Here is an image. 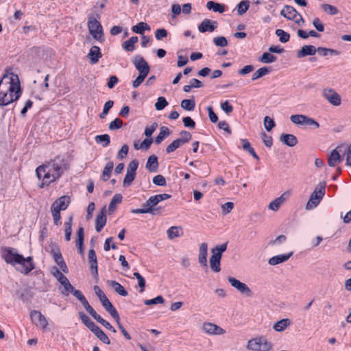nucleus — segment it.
Wrapping results in <instances>:
<instances>
[{"label": "nucleus", "instance_id": "1", "mask_svg": "<svg viewBox=\"0 0 351 351\" xmlns=\"http://www.w3.org/2000/svg\"><path fill=\"white\" fill-rule=\"evenodd\" d=\"M68 168V164L60 156L38 166L36 169V173L38 180L41 181L40 188L48 186L59 179Z\"/></svg>", "mask_w": 351, "mask_h": 351}, {"label": "nucleus", "instance_id": "2", "mask_svg": "<svg viewBox=\"0 0 351 351\" xmlns=\"http://www.w3.org/2000/svg\"><path fill=\"white\" fill-rule=\"evenodd\" d=\"M21 93L18 75L5 71L0 80V106H5L17 101Z\"/></svg>", "mask_w": 351, "mask_h": 351}, {"label": "nucleus", "instance_id": "3", "mask_svg": "<svg viewBox=\"0 0 351 351\" xmlns=\"http://www.w3.org/2000/svg\"><path fill=\"white\" fill-rule=\"evenodd\" d=\"M1 257L8 264L13 266L19 272L28 274L34 268L35 264L32 256L25 258L18 253L16 249L5 247L1 250Z\"/></svg>", "mask_w": 351, "mask_h": 351}, {"label": "nucleus", "instance_id": "4", "mask_svg": "<svg viewBox=\"0 0 351 351\" xmlns=\"http://www.w3.org/2000/svg\"><path fill=\"white\" fill-rule=\"evenodd\" d=\"M246 348L250 351H270L272 343L266 337L260 335L250 339L247 341Z\"/></svg>", "mask_w": 351, "mask_h": 351}, {"label": "nucleus", "instance_id": "5", "mask_svg": "<svg viewBox=\"0 0 351 351\" xmlns=\"http://www.w3.org/2000/svg\"><path fill=\"white\" fill-rule=\"evenodd\" d=\"M70 203V198L64 195L56 199L51 205V211L55 225L58 226L60 223V211L67 208Z\"/></svg>", "mask_w": 351, "mask_h": 351}, {"label": "nucleus", "instance_id": "6", "mask_svg": "<svg viewBox=\"0 0 351 351\" xmlns=\"http://www.w3.org/2000/svg\"><path fill=\"white\" fill-rule=\"evenodd\" d=\"M99 15L95 17L93 14H89L88 18V28L91 36L97 40H101L104 32L101 23L98 21Z\"/></svg>", "mask_w": 351, "mask_h": 351}, {"label": "nucleus", "instance_id": "7", "mask_svg": "<svg viewBox=\"0 0 351 351\" xmlns=\"http://www.w3.org/2000/svg\"><path fill=\"white\" fill-rule=\"evenodd\" d=\"M325 183H320L311 195L310 199L306 204L305 208L308 210L317 207L325 195Z\"/></svg>", "mask_w": 351, "mask_h": 351}, {"label": "nucleus", "instance_id": "8", "mask_svg": "<svg viewBox=\"0 0 351 351\" xmlns=\"http://www.w3.org/2000/svg\"><path fill=\"white\" fill-rule=\"evenodd\" d=\"M280 14L287 19L294 21L299 26H303L304 24L302 16L291 5H285L281 10Z\"/></svg>", "mask_w": 351, "mask_h": 351}, {"label": "nucleus", "instance_id": "9", "mask_svg": "<svg viewBox=\"0 0 351 351\" xmlns=\"http://www.w3.org/2000/svg\"><path fill=\"white\" fill-rule=\"evenodd\" d=\"M322 95L330 104L335 106H339L341 104L340 95L331 88H324Z\"/></svg>", "mask_w": 351, "mask_h": 351}, {"label": "nucleus", "instance_id": "10", "mask_svg": "<svg viewBox=\"0 0 351 351\" xmlns=\"http://www.w3.org/2000/svg\"><path fill=\"white\" fill-rule=\"evenodd\" d=\"M228 280L232 287L236 289L240 293L246 295L247 297H251L252 292L248 286L236 279L234 277H228Z\"/></svg>", "mask_w": 351, "mask_h": 351}, {"label": "nucleus", "instance_id": "11", "mask_svg": "<svg viewBox=\"0 0 351 351\" xmlns=\"http://www.w3.org/2000/svg\"><path fill=\"white\" fill-rule=\"evenodd\" d=\"M132 63L139 73L148 75L150 67L143 57L136 56L132 60Z\"/></svg>", "mask_w": 351, "mask_h": 351}, {"label": "nucleus", "instance_id": "12", "mask_svg": "<svg viewBox=\"0 0 351 351\" xmlns=\"http://www.w3.org/2000/svg\"><path fill=\"white\" fill-rule=\"evenodd\" d=\"M30 317L32 322L38 327L45 330L48 326L47 318L41 313L40 311L33 310L30 313Z\"/></svg>", "mask_w": 351, "mask_h": 351}, {"label": "nucleus", "instance_id": "13", "mask_svg": "<svg viewBox=\"0 0 351 351\" xmlns=\"http://www.w3.org/2000/svg\"><path fill=\"white\" fill-rule=\"evenodd\" d=\"M202 328L205 333L210 335H221L226 333L224 329L211 322L203 323Z\"/></svg>", "mask_w": 351, "mask_h": 351}, {"label": "nucleus", "instance_id": "14", "mask_svg": "<svg viewBox=\"0 0 351 351\" xmlns=\"http://www.w3.org/2000/svg\"><path fill=\"white\" fill-rule=\"evenodd\" d=\"M51 254H52L56 263L59 266L60 270L62 272L67 274L69 272V269L66 263L62 258L60 250L58 247L51 248Z\"/></svg>", "mask_w": 351, "mask_h": 351}, {"label": "nucleus", "instance_id": "15", "mask_svg": "<svg viewBox=\"0 0 351 351\" xmlns=\"http://www.w3.org/2000/svg\"><path fill=\"white\" fill-rule=\"evenodd\" d=\"M291 195L289 191H285L280 197L276 198L274 200L271 202L268 205V208L273 211H277L280 206L289 199Z\"/></svg>", "mask_w": 351, "mask_h": 351}, {"label": "nucleus", "instance_id": "16", "mask_svg": "<svg viewBox=\"0 0 351 351\" xmlns=\"http://www.w3.org/2000/svg\"><path fill=\"white\" fill-rule=\"evenodd\" d=\"M159 202H160L156 195L151 196L144 204V207L150 208L151 212H149V213L153 215H158L161 213L162 210L161 207L155 208V206H156Z\"/></svg>", "mask_w": 351, "mask_h": 351}, {"label": "nucleus", "instance_id": "17", "mask_svg": "<svg viewBox=\"0 0 351 351\" xmlns=\"http://www.w3.org/2000/svg\"><path fill=\"white\" fill-rule=\"evenodd\" d=\"M75 297L82 303L86 311L94 318L97 315V312L89 304L88 300L82 293L81 291H75Z\"/></svg>", "mask_w": 351, "mask_h": 351}, {"label": "nucleus", "instance_id": "18", "mask_svg": "<svg viewBox=\"0 0 351 351\" xmlns=\"http://www.w3.org/2000/svg\"><path fill=\"white\" fill-rule=\"evenodd\" d=\"M208 244L205 242L199 245L198 251V261L202 267H207Z\"/></svg>", "mask_w": 351, "mask_h": 351}, {"label": "nucleus", "instance_id": "19", "mask_svg": "<svg viewBox=\"0 0 351 351\" xmlns=\"http://www.w3.org/2000/svg\"><path fill=\"white\" fill-rule=\"evenodd\" d=\"M217 22L210 19H204L198 26V30L204 33L206 32H212L217 28Z\"/></svg>", "mask_w": 351, "mask_h": 351}, {"label": "nucleus", "instance_id": "20", "mask_svg": "<svg viewBox=\"0 0 351 351\" xmlns=\"http://www.w3.org/2000/svg\"><path fill=\"white\" fill-rule=\"evenodd\" d=\"M88 261L90 265L91 274L97 277L98 276L97 260L96 253L93 249L88 251Z\"/></svg>", "mask_w": 351, "mask_h": 351}, {"label": "nucleus", "instance_id": "21", "mask_svg": "<svg viewBox=\"0 0 351 351\" xmlns=\"http://www.w3.org/2000/svg\"><path fill=\"white\" fill-rule=\"evenodd\" d=\"M103 307L106 309L107 312H108L110 315L114 319H117L118 316H119L117 311L113 306L110 301L108 300L107 297L104 298L100 300Z\"/></svg>", "mask_w": 351, "mask_h": 351}, {"label": "nucleus", "instance_id": "22", "mask_svg": "<svg viewBox=\"0 0 351 351\" xmlns=\"http://www.w3.org/2000/svg\"><path fill=\"white\" fill-rule=\"evenodd\" d=\"M293 254V252L288 254H279L270 258L268 261V263L270 265H276L280 263H282L288 261Z\"/></svg>", "mask_w": 351, "mask_h": 351}, {"label": "nucleus", "instance_id": "23", "mask_svg": "<svg viewBox=\"0 0 351 351\" xmlns=\"http://www.w3.org/2000/svg\"><path fill=\"white\" fill-rule=\"evenodd\" d=\"M280 140L285 145L289 147H294L298 144V138L293 134H282Z\"/></svg>", "mask_w": 351, "mask_h": 351}, {"label": "nucleus", "instance_id": "24", "mask_svg": "<svg viewBox=\"0 0 351 351\" xmlns=\"http://www.w3.org/2000/svg\"><path fill=\"white\" fill-rule=\"evenodd\" d=\"M333 149L328 158V165L330 167H335L337 164L340 163L341 161V157L339 152L337 151V149Z\"/></svg>", "mask_w": 351, "mask_h": 351}, {"label": "nucleus", "instance_id": "25", "mask_svg": "<svg viewBox=\"0 0 351 351\" xmlns=\"http://www.w3.org/2000/svg\"><path fill=\"white\" fill-rule=\"evenodd\" d=\"M317 52V49L313 45H304L298 51V58H303L306 56L314 55Z\"/></svg>", "mask_w": 351, "mask_h": 351}, {"label": "nucleus", "instance_id": "26", "mask_svg": "<svg viewBox=\"0 0 351 351\" xmlns=\"http://www.w3.org/2000/svg\"><path fill=\"white\" fill-rule=\"evenodd\" d=\"M77 239L75 241L76 247L78 248L79 252L80 254H84V232L83 227H80L77 230Z\"/></svg>", "mask_w": 351, "mask_h": 351}, {"label": "nucleus", "instance_id": "27", "mask_svg": "<svg viewBox=\"0 0 351 351\" xmlns=\"http://www.w3.org/2000/svg\"><path fill=\"white\" fill-rule=\"evenodd\" d=\"M291 322L289 319H288V318L282 319L274 324L273 328L276 332H282L287 327H289L291 325Z\"/></svg>", "mask_w": 351, "mask_h": 351}, {"label": "nucleus", "instance_id": "28", "mask_svg": "<svg viewBox=\"0 0 351 351\" xmlns=\"http://www.w3.org/2000/svg\"><path fill=\"white\" fill-rule=\"evenodd\" d=\"M88 57L90 59L93 64L97 63L99 58L101 57V53L99 47L97 46H93L90 49Z\"/></svg>", "mask_w": 351, "mask_h": 351}, {"label": "nucleus", "instance_id": "29", "mask_svg": "<svg viewBox=\"0 0 351 351\" xmlns=\"http://www.w3.org/2000/svg\"><path fill=\"white\" fill-rule=\"evenodd\" d=\"M158 167V158L155 155L150 156L146 163V168L151 172H156Z\"/></svg>", "mask_w": 351, "mask_h": 351}, {"label": "nucleus", "instance_id": "30", "mask_svg": "<svg viewBox=\"0 0 351 351\" xmlns=\"http://www.w3.org/2000/svg\"><path fill=\"white\" fill-rule=\"evenodd\" d=\"M221 259V257L215 256L213 254H212L210 258V261H209L210 267L211 269L215 273H218L221 271V267H220Z\"/></svg>", "mask_w": 351, "mask_h": 351}, {"label": "nucleus", "instance_id": "31", "mask_svg": "<svg viewBox=\"0 0 351 351\" xmlns=\"http://www.w3.org/2000/svg\"><path fill=\"white\" fill-rule=\"evenodd\" d=\"M138 40L137 36H132L123 43L122 47L127 51H132L135 49V44Z\"/></svg>", "mask_w": 351, "mask_h": 351}, {"label": "nucleus", "instance_id": "32", "mask_svg": "<svg viewBox=\"0 0 351 351\" xmlns=\"http://www.w3.org/2000/svg\"><path fill=\"white\" fill-rule=\"evenodd\" d=\"M106 223V216L105 212L101 211L96 218L95 229L97 232H99Z\"/></svg>", "mask_w": 351, "mask_h": 351}, {"label": "nucleus", "instance_id": "33", "mask_svg": "<svg viewBox=\"0 0 351 351\" xmlns=\"http://www.w3.org/2000/svg\"><path fill=\"white\" fill-rule=\"evenodd\" d=\"M167 234L169 239H174L175 238L180 237L183 232L181 227L172 226L167 230Z\"/></svg>", "mask_w": 351, "mask_h": 351}, {"label": "nucleus", "instance_id": "34", "mask_svg": "<svg viewBox=\"0 0 351 351\" xmlns=\"http://www.w3.org/2000/svg\"><path fill=\"white\" fill-rule=\"evenodd\" d=\"M100 341L106 344H110V341L108 336L105 334V332L97 326L96 328H94L92 331Z\"/></svg>", "mask_w": 351, "mask_h": 351}, {"label": "nucleus", "instance_id": "35", "mask_svg": "<svg viewBox=\"0 0 351 351\" xmlns=\"http://www.w3.org/2000/svg\"><path fill=\"white\" fill-rule=\"evenodd\" d=\"M108 285L112 287L114 291L119 293L121 296H127L128 295V291L125 289V288L119 282L110 280L108 281Z\"/></svg>", "mask_w": 351, "mask_h": 351}, {"label": "nucleus", "instance_id": "36", "mask_svg": "<svg viewBox=\"0 0 351 351\" xmlns=\"http://www.w3.org/2000/svg\"><path fill=\"white\" fill-rule=\"evenodd\" d=\"M241 143L242 144V147L244 150L247 151L249 154H250L254 158L258 160L259 158L258 155L256 154L254 148L251 146V144L248 141V140L243 138L241 140Z\"/></svg>", "mask_w": 351, "mask_h": 351}, {"label": "nucleus", "instance_id": "37", "mask_svg": "<svg viewBox=\"0 0 351 351\" xmlns=\"http://www.w3.org/2000/svg\"><path fill=\"white\" fill-rule=\"evenodd\" d=\"M170 134V130L167 127L162 126L160 128V133L155 138V143L160 144L164 138L168 136Z\"/></svg>", "mask_w": 351, "mask_h": 351}, {"label": "nucleus", "instance_id": "38", "mask_svg": "<svg viewBox=\"0 0 351 351\" xmlns=\"http://www.w3.org/2000/svg\"><path fill=\"white\" fill-rule=\"evenodd\" d=\"M79 315L82 323L91 331H93V330L97 327V325L93 322H92L90 318L84 313L80 312Z\"/></svg>", "mask_w": 351, "mask_h": 351}, {"label": "nucleus", "instance_id": "39", "mask_svg": "<svg viewBox=\"0 0 351 351\" xmlns=\"http://www.w3.org/2000/svg\"><path fill=\"white\" fill-rule=\"evenodd\" d=\"M317 52L319 53V55L322 56H338L340 54V52L337 50L328 49L326 47H318L317 48Z\"/></svg>", "mask_w": 351, "mask_h": 351}, {"label": "nucleus", "instance_id": "40", "mask_svg": "<svg viewBox=\"0 0 351 351\" xmlns=\"http://www.w3.org/2000/svg\"><path fill=\"white\" fill-rule=\"evenodd\" d=\"M122 199L123 197L121 194H115L110 202L108 207L109 212H114L116 209L117 205L121 202Z\"/></svg>", "mask_w": 351, "mask_h": 351}, {"label": "nucleus", "instance_id": "41", "mask_svg": "<svg viewBox=\"0 0 351 351\" xmlns=\"http://www.w3.org/2000/svg\"><path fill=\"white\" fill-rule=\"evenodd\" d=\"M206 8L208 10H213L214 12L219 13H223L225 10L223 5L212 1L207 2Z\"/></svg>", "mask_w": 351, "mask_h": 351}, {"label": "nucleus", "instance_id": "42", "mask_svg": "<svg viewBox=\"0 0 351 351\" xmlns=\"http://www.w3.org/2000/svg\"><path fill=\"white\" fill-rule=\"evenodd\" d=\"M321 8L326 14L332 16L335 15L339 12V10L337 7L328 3L321 4Z\"/></svg>", "mask_w": 351, "mask_h": 351}, {"label": "nucleus", "instance_id": "43", "mask_svg": "<svg viewBox=\"0 0 351 351\" xmlns=\"http://www.w3.org/2000/svg\"><path fill=\"white\" fill-rule=\"evenodd\" d=\"M113 167L114 163L112 162H108L106 165L101 176V178L104 181H107L110 178Z\"/></svg>", "mask_w": 351, "mask_h": 351}, {"label": "nucleus", "instance_id": "44", "mask_svg": "<svg viewBox=\"0 0 351 351\" xmlns=\"http://www.w3.org/2000/svg\"><path fill=\"white\" fill-rule=\"evenodd\" d=\"M227 246L228 243H224L220 245L215 246L211 250L212 254L221 258L222 253L226 250Z\"/></svg>", "mask_w": 351, "mask_h": 351}, {"label": "nucleus", "instance_id": "45", "mask_svg": "<svg viewBox=\"0 0 351 351\" xmlns=\"http://www.w3.org/2000/svg\"><path fill=\"white\" fill-rule=\"evenodd\" d=\"M65 240L69 241L72 234V217L64 223Z\"/></svg>", "mask_w": 351, "mask_h": 351}, {"label": "nucleus", "instance_id": "46", "mask_svg": "<svg viewBox=\"0 0 351 351\" xmlns=\"http://www.w3.org/2000/svg\"><path fill=\"white\" fill-rule=\"evenodd\" d=\"M149 26L143 22L138 23L137 25L132 27V31L136 34H143L145 30H149Z\"/></svg>", "mask_w": 351, "mask_h": 351}, {"label": "nucleus", "instance_id": "47", "mask_svg": "<svg viewBox=\"0 0 351 351\" xmlns=\"http://www.w3.org/2000/svg\"><path fill=\"white\" fill-rule=\"evenodd\" d=\"M276 57L274 55H271L269 53L265 52L263 53L261 57L259 58V61L263 63H272L276 60Z\"/></svg>", "mask_w": 351, "mask_h": 351}, {"label": "nucleus", "instance_id": "48", "mask_svg": "<svg viewBox=\"0 0 351 351\" xmlns=\"http://www.w3.org/2000/svg\"><path fill=\"white\" fill-rule=\"evenodd\" d=\"M195 102L193 99H184L181 101V107L189 111L194 110Z\"/></svg>", "mask_w": 351, "mask_h": 351}, {"label": "nucleus", "instance_id": "49", "mask_svg": "<svg viewBox=\"0 0 351 351\" xmlns=\"http://www.w3.org/2000/svg\"><path fill=\"white\" fill-rule=\"evenodd\" d=\"M95 141L97 143H102L104 147H107L110 143V136L108 134L97 135L95 136Z\"/></svg>", "mask_w": 351, "mask_h": 351}, {"label": "nucleus", "instance_id": "50", "mask_svg": "<svg viewBox=\"0 0 351 351\" xmlns=\"http://www.w3.org/2000/svg\"><path fill=\"white\" fill-rule=\"evenodd\" d=\"M276 34L279 37L281 43H287L290 38L289 34L283 29H278L276 30Z\"/></svg>", "mask_w": 351, "mask_h": 351}, {"label": "nucleus", "instance_id": "51", "mask_svg": "<svg viewBox=\"0 0 351 351\" xmlns=\"http://www.w3.org/2000/svg\"><path fill=\"white\" fill-rule=\"evenodd\" d=\"M269 72V69L266 67H262L258 69L253 75L252 80H256L260 77H263L264 75L268 74Z\"/></svg>", "mask_w": 351, "mask_h": 351}, {"label": "nucleus", "instance_id": "52", "mask_svg": "<svg viewBox=\"0 0 351 351\" xmlns=\"http://www.w3.org/2000/svg\"><path fill=\"white\" fill-rule=\"evenodd\" d=\"M305 117L303 114H293L291 116L290 119L294 124L304 125Z\"/></svg>", "mask_w": 351, "mask_h": 351}, {"label": "nucleus", "instance_id": "53", "mask_svg": "<svg viewBox=\"0 0 351 351\" xmlns=\"http://www.w3.org/2000/svg\"><path fill=\"white\" fill-rule=\"evenodd\" d=\"M134 276L138 280V285L140 287V292L143 293L145 290V278L138 273V272H134L133 274Z\"/></svg>", "mask_w": 351, "mask_h": 351}, {"label": "nucleus", "instance_id": "54", "mask_svg": "<svg viewBox=\"0 0 351 351\" xmlns=\"http://www.w3.org/2000/svg\"><path fill=\"white\" fill-rule=\"evenodd\" d=\"M165 302V300L161 295H158L155 298L150 300H145L144 301V304L147 306L154 305L158 304H163Z\"/></svg>", "mask_w": 351, "mask_h": 351}, {"label": "nucleus", "instance_id": "55", "mask_svg": "<svg viewBox=\"0 0 351 351\" xmlns=\"http://www.w3.org/2000/svg\"><path fill=\"white\" fill-rule=\"evenodd\" d=\"M182 145L183 144L181 143L180 141H179L178 139H176L167 147L166 152L168 154L171 153Z\"/></svg>", "mask_w": 351, "mask_h": 351}, {"label": "nucleus", "instance_id": "56", "mask_svg": "<svg viewBox=\"0 0 351 351\" xmlns=\"http://www.w3.org/2000/svg\"><path fill=\"white\" fill-rule=\"evenodd\" d=\"M249 8V2L247 1H241L237 6V11L239 15H242L247 12Z\"/></svg>", "mask_w": 351, "mask_h": 351}, {"label": "nucleus", "instance_id": "57", "mask_svg": "<svg viewBox=\"0 0 351 351\" xmlns=\"http://www.w3.org/2000/svg\"><path fill=\"white\" fill-rule=\"evenodd\" d=\"M168 105V102L164 97H158L155 104V108L157 110H162Z\"/></svg>", "mask_w": 351, "mask_h": 351}, {"label": "nucleus", "instance_id": "58", "mask_svg": "<svg viewBox=\"0 0 351 351\" xmlns=\"http://www.w3.org/2000/svg\"><path fill=\"white\" fill-rule=\"evenodd\" d=\"M123 125V121L119 118H116L114 120L111 121L109 124L110 130H115L121 128Z\"/></svg>", "mask_w": 351, "mask_h": 351}, {"label": "nucleus", "instance_id": "59", "mask_svg": "<svg viewBox=\"0 0 351 351\" xmlns=\"http://www.w3.org/2000/svg\"><path fill=\"white\" fill-rule=\"evenodd\" d=\"M264 125L266 130L269 132L275 127V122L269 117L266 116L264 118Z\"/></svg>", "mask_w": 351, "mask_h": 351}, {"label": "nucleus", "instance_id": "60", "mask_svg": "<svg viewBox=\"0 0 351 351\" xmlns=\"http://www.w3.org/2000/svg\"><path fill=\"white\" fill-rule=\"evenodd\" d=\"M51 274L57 279L60 282L64 280L65 276L56 267H53L51 269Z\"/></svg>", "mask_w": 351, "mask_h": 351}, {"label": "nucleus", "instance_id": "61", "mask_svg": "<svg viewBox=\"0 0 351 351\" xmlns=\"http://www.w3.org/2000/svg\"><path fill=\"white\" fill-rule=\"evenodd\" d=\"M153 183L158 186H165L167 184L165 177L162 175H157L153 178Z\"/></svg>", "mask_w": 351, "mask_h": 351}, {"label": "nucleus", "instance_id": "62", "mask_svg": "<svg viewBox=\"0 0 351 351\" xmlns=\"http://www.w3.org/2000/svg\"><path fill=\"white\" fill-rule=\"evenodd\" d=\"M213 42L218 47H223L228 45V41L223 36L214 38Z\"/></svg>", "mask_w": 351, "mask_h": 351}, {"label": "nucleus", "instance_id": "63", "mask_svg": "<svg viewBox=\"0 0 351 351\" xmlns=\"http://www.w3.org/2000/svg\"><path fill=\"white\" fill-rule=\"evenodd\" d=\"M234 208V203L231 202H226L221 205L223 215L230 213Z\"/></svg>", "mask_w": 351, "mask_h": 351}, {"label": "nucleus", "instance_id": "64", "mask_svg": "<svg viewBox=\"0 0 351 351\" xmlns=\"http://www.w3.org/2000/svg\"><path fill=\"white\" fill-rule=\"evenodd\" d=\"M138 166V162L136 160L131 161L127 168V172L136 175V171Z\"/></svg>", "mask_w": 351, "mask_h": 351}]
</instances>
